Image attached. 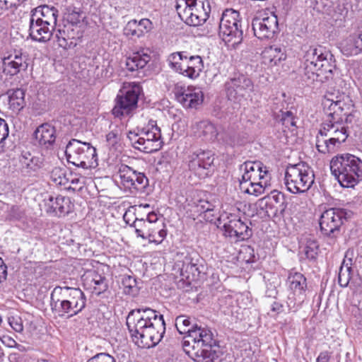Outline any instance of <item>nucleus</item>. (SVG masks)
<instances>
[{"instance_id":"nucleus-62","label":"nucleus","mask_w":362,"mask_h":362,"mask_svg":"<svg viewBox=\"0 0 362 362\" xmlns=\"http://www.w3.org/2000/svg\"><path fill=\"white\" fill-rule=\"evenodd\" d=\"M330 356L327 351L322 352L320 354L317 358V362H329Z\"/></svg>"},{"instance_id":"nucleus-60","label":"nucleus","mask_w":362,"mask_h":362,"mask_svg":"<svg viewBox=\"0 0 362 362\" xmlns=\"http://www.w3.org/2000/svg\"><path fill=\"white\" fill-rule=\"evenodd\" d=\"M272 198L276 204L281 203L284 204V197L282 193L274 192H272Z\"/></svg>"},{"instance_id":"nucleus-45","label":"nucleus","mask_w":362,"mask_h":362,"mask_svg":"<svg viewBox=\"0 0 362 362\" xmlns=\"http://www.w3.org/2000/svg\"><path fill=\"white\" fill-rule=\"evenodd\" d=\"M175 327L180 334L187 335L194 328L190 317L185 315H180L175 319Z\"/></svg>"},{"instance_id":"nucleus-22","label":"nucleus","mask_w":362,"mask_h":362,"mask_svg":"<svg viewBox=\"0 0 362 362\" xmlns=\"http://www.w3.org/2000/svg\"><path fill=\"white\" fill-rule=\"evenodd\" d=\"M348 99L345 95H341L339 92H327L322 101L323 110L326 117H335L338 115L341 117H346L347 113L344 112L346 107L344 99Z\"/></svg>"},{"instance_id":"nucleus-24","label":"nucleus","mask_w":362,"mask_h":362,"mask_svg":"<svg viewBox=\"0 0 362 362\" xmlns=\"http://www.w3.org/2000/svg\"><path fill=\"white\" fill-rule=\"evenodd\" d=\"M209 346V348H206L205 345L199 346L198 343L196 346L182 348L189 357L196 362H214V360L218 357L216 351L213 349L214 346Z\"/></svg>"},{"instance_id":"nucleus-46","label":"nucleus","mask_w":362,"mask_h":362,"mask_svg":"<svg viewBox=\"0 0 362 362\" xmlns=\"http://www.w3.org/2000/svg\"><path fill=\"white\" fill-rule=\"evenodd\" d=\"M318 250L319 245L316 240L311 237L308 238L303 247V252L306 257L310 259H315L318 254Z\"/></svg>"},{"instance_id":"nucleus-25","label":"nucleus","mask_w":362,"mask_h":362,"mask_svg":"<svg viewBox=\"0 0 362 362\" xmlns=\"http://www.w3.org/2000/svg\"><path fill=\"white\" fill-rule=\"evenodd\" d=\"M83 284L87 289L96 296L104 293L108 288L106 278L95 271L90 272L85 275Z\"/></svg>"},{"instance_id":"nucleus-8","label":"nucleus","mask_w":362,"mask_h":362,"mask_svg":"<svg viewBox=\"0 0 362 362\" xmlns=\"http://www.w3.org/2000/svg\"><path fill=\"white\" fill-rule=\"evenodd\" d=\"M141 86L135 82L124 83L116 98L112 114L117 117L128 116L137 107Z\"/></svg>"},{"instance_id":"nucleus-61","label":"nucleus","mask_w":362,"mask_h":362,"mask_svg":"<svg viewBox=\"0 0 362 362\" xmlns=\"http://www.w3.org/2000/svg\"><path fill=\"white\" fill-rule=\"evenodd\" d=\"M281 6H282L283 13L286 14L291 9L292 4L289 0H283Z\"/></svg>"},{"instance_id":"nucleus-39","label":"nucleus","mask_w":362,"mask_h":362,"mask_svg":"<svg viewBox=\"0 0 362 362\" xmlns=\"http://www.w3.org/2000/svg\"><path fill=\"white\" fill-rule=\"evenodd\" d=\"M8 104L10 108L15 112H18L25 105V91L21 88L11 90L8 92Z\"/></svg>"},{"instance_id":"nucleus-52","label":"nucleus","mask_w":362,"mask_h":362,"mask_svg":"<svg viewBox=\"0 0 362 362\" xmlns=\"http://www.w3.org/2000/svg\"><path fill=\"white\" fill-rule=\"evenodd\" d=\"M214 207L215 206L212 203L204 199L199 200L195 206L196 211L200 214L212 212L214 210Z\"/></svg>"},{"instance_id":"nucleus-3","label":"nucleus","mask_w":362,"mask_h":362,"mask_svg":"<svg viewBox=\"0 0 362 362\" xmlns=\"http://www.w3.org/2000/svg\"><path fill=\"white\" fill-rule=\"evenodd\" d=\"M243 175L240 187L243 192L258 197L270 187L271 175L268 168L260 161H246L240 166Z\"/></svg>"},{"instance_id":"nucleus-12","label":"nucleus","mask_w":362,"mask_h":362,"mask_svg":"<svg viewBox=\"0 0 362 362\" xmlns=\"http://www.w3.org/2000/svg\"><path fill=\"white\" fill-rule=\"evenodd\" d=\"M287 283L291 293L288 296L286 303L289 310L296 312L305 300L307 280L303 274L291 272L288 276Z\"/></svg>"},{"instance_id":"nucleus-4","label":"nucleus","mask_w":362,"mask_h":362,"mask_svg":"<svg viewBox=\"0 0 362 362\" xmlns=\"http://www.w3.org/2000/svg\"><path fill=\"white\" fill-rule=\"evenodd\" d=\"M330 170L341 187H353L362 177V160L349 153L337 155L330 161Z\"/></svg>"},{"instance_id":"nucleus-10","label":"nucleus","mask_w":362,"mask_h":362,"mask_svg":"<svg viewBox=\"0 0 362 362\" xmlns=\"http://www.w3.org/2000/svg\"><path fill=\"white\" fill-rule=\"evenodd\" d=\"M224 87L228 99L235 103L240 104L243 101H245L253 91L254 84L247 76L235 74L227 79Z\"/></svg>"},{"instance_id":"nucleus-2","label":"nucleus","mask_w":362,"mask_h":362,"mask_svg":"<svg viewBox=\"0 0 362 362\" xmlns=\"http://www.w3.org/2000/svg\"><path fill=\"white\" fill-rule=\"evenodd\" d=\"M86 297L79 288L57 286L52 291V308L59 317L76 315L86 307Z\"/></svg>"},{"instance_id":"nucleus-7","label":"nucleus","mask_w":362,"mask_h":362,"mask_svg":"<svg viewBox=\"0 0 362 362\" xmlns=\"http://www.w3.org/2000/svg\"><path fill=\"white\" fill-rule=\"evenodd\" d=\"M313 183V171L305 163L300 162L287 167L285 173V185L291 193L305 192Z\"/></svg>"},{"instance_id":"nucleus-14","label":"nucleus","mask_w":362,"mask_h":362,"mask_svg":"<svg viewBox=\"0 0 362 362\" xmlns=\"http://www.w3.org/2000/svg\"><path fill=\"white\" fill-rule=\"evenodd\" d=\"M223 223V234L233 241H240L248 239L251 236V230L245 223L241 221L240 217L235 213L222 216Z\"/></svg>"},{"instance_id":"nucleus-36","label":"nucleus","mask_w":362,"mask_h":362,"mask_svg":"<svg viewBox=\"0 0 362 362\" xmlns=\"http://www.w3.org/2000/svg\"><path fill=\"white\" fill-rule=\"evenodd\" d=\"M50 24H30V37L39 42H45L49 40L53 35L52 31H55L54 28L49 29L47 25Z\"/></svg>"},{"instance_id":"nucleus-57","label":"nucleus","mask_w":362,"mask_h":362,"mask_svg":"<svg viewBox=\"0 0 362 362\" xmlns=\"http://www.w3.org/2000/svg\"><path fill=\"white\" fill-rule=\"evenodd\" d=\"M30 154L27 153L21 157L20 161L23 165L24 172H28L33 169V158H30Z\"/></svg>"},{"instance_id":"nucleus-35","label":"nucleus","mask_w":362,"mask_h":362,"mask_svg":"<svg viewBox=\"0 0 362 362\" xmlns=\"http://www.w3.org/2000/svg\"><path fill=\"white\" fill-rule=\"evenodd\" d=\"M245 136L240 132L231 128L220 132L218 141L226 146L235 147L243 144L245 141Z\"/></svg>"},{"instance_id":"nucleus-32","label":"nucleus","mask_w":362,"mask_h":362,"mask_svg":"<svg viewBox=\"0 0 362 362\" xmlns=\"http://www.w3.org/2000/svg\"><path fill=\"white\" fill-rule=\"evenodd\" d=\"M55 129L52 125L45 123L35 131L34 136L38 144L48 148L55 141Z\"/></svg>"},{"instance_id":"nucleus-11","label":"nucleus","mask_w":362,"mask_h":362,"mask_svg":"<svg viewBox=\"0 0 362 362\" xmlns=\"http://www.w3.org/2000/svg\"><path fill=\"white\" fill-rule=\"evenodd\" d=\"M117 175L124 189L131 194L144 192L148 186V179L144 173L138 172L127 165L122 164L119 167Z\"/></svg>"},{"instance_id":"nucleus-33","label":"nucleus","mask_w":362,"mask_h":362,"mask_svg":"<svg viewBox=\"0 0 362 362\" xmlns=\"http://www.w3.org/2000/svg\"><path fill=\"white\" fill-rule=\"evenodd\" d=\"M332 55L329 52H323L322 48L310 47L306 51L304 56L303 65H315L320 66L323 63L324 60L332 62Z\"/></svg>"},{"instance_id":"nucleus-20","label":"nucleus","mask_w":362,"mask_h":362,"mask_svg":"<svg viewBox=\"0 0 362 362\" xmlns=\"http://www.w3.org/2000/svg\"><path fill=\"white\" fill-rule=\"evenodd\" d=\"M198 343L199 346L205 345L206 348H209V346L216 345V340L209 328L194 324V328L189 332V334L184 337L182 347L196 346Z\"/></svg>"},{"instance_id":"nucleus-5","label":"nucleus","mask_w":362,"mask_h":362,"mask_svg":"<svg viewBox=\"0 0 362 362\" xmlns=\"http://www.w3.org/2000/svg\"><path fill=\"white\" fill-rule=\"evenodd\" d=\"M127 138L135 149L146 153L160 150L163 144L160 129L153 120L149 121L147 126L139 129L138 132H129Z\"/></svg>"},{"instance_id":"nucleus-9","label":"nucleus","mask_w":362,"mask_h":362,"mask_svg":"<svg viewBox=\"0 0 362 362\" xmlns=\"http://www.w3.org/2000/svg\"><path fill=\"white\" fill-rule=\"evenodd\" d=\"M351 211L341 208H330L320 216L319 223L323 235L334 238L339 233L344 221L350 218Z\"/></svg>"},{"instance_id":"nucleus-51","label":"nucleus","mask_w":362,"mask_h":362,"mask_svg":"<svg viewBox=\"0 0 362 362\" xmlns=\"http://www.w3.org/2000/svg\"><path fill=\"white\" fill-rule=\"evenodd\" d=\"M121 140V129L115 126L106 135V141L108 146L115 147Z\"/></svg>"},{"instance_id":"nucleus-40","label":"nucleus","mask_w":362,"mask_h":362,"mask_svg":"<svg viewBox=\"0 0 362 362\" xmlns=\"http://www.w3.org/2000/svg\"><path fill=\"white\" fill-rule=\"evenodd\" d=\"M76 25L77 24H53L52 25V29L54 28H57V30H55L56 37L58 38L61 46L64 45L61 43V40L66 44V38L74 39L76 37L74 26Z\"/></svg>"},{"instance_id":"nucleus-21","label":"nucleus","mask_w":362,"mask_h":362,"mask_svg":"<svg viewBox=\"0 0 362 362\" xmlns=\"http://www.w3.org/2000/svg\"><path fill=\"white\" fill-rule=\"evenodd\" d=\"M28 55L21 49H15L8 57L3 59V72L9 76H15L28 66Z\"/></svg>"},{"instance_id":"nucleus-34","label":"nucleus","mask_w":362,"mask_h":362,"mask_svg":"<svg viewBox=\"0 0 362 362\" xmlns=\"http://www.w3.org/2000/svg\"><path fill=\"white\" fill-rule=\"evenodd\" d=\"M197 0H177L176 9L177 14L182 21L184 23H189V20L192 23L194 21V18L196 20L199 19V16L193 13V7L197 5Z\"/></svg>"},{"instance_id":"nucleus-26","label":"nucleus","mask_w":362,"mask_h":362,"mask_svg":"<svg viewBox=\"0 0 362 362\" xmlns=\"http://www.w3.org/2000/svg\"><path fill=\"white\" fill-rule=\"evenodd\" d=\"M57 16L58 10L57 8L42 5L32 10L30 23H47L51 21L57 23Z\"/></svg>"},{"instance_id":"nucleus-59","label":"nucleus","mask_w":362,"mask_h":362,"mask_svg":"<svg viewBox=\"0 0 362 362\" xmlns=\"http://www.w3.org/2000/svg\"><path fill=\"white\" fill-rule=\"evenodd\" d=\"M146 221L155 226L156 224H164L163 222L158 221L157 214L154 212H151L147 215Z\"/></svg>"},{"instance_id":"nucleus-48","label":"nucleus","mask_w":362,"mask_h":362,"mask_svg":"<svg viewBox=\"0 0 362 362\" xmlns=\"http://www.w3.org/2000/svg\"><path fill=\"white\" fill-rule=\"evenodd\" d=\"M281 122L282 124L288 129H290L291 127H296V116L295 113L291 110H281Z\"/></svg>"},{"instance_id":"nucleus-19","label":"nucleus","mask_w":362,"mask_h":362,"mask_svg":"<svg viewBox=\"0 0 362 362\" xmlns=\"http://www.w3.org/2000/svg\"><path fill=\"white\" fill-rule=\"evenodd\" d=\"M174 93L177 100L186 108L196 109L204 100V94L200 88H185L182 85L176 84Z\"/></svg>"},{"instance_id":"nucleus-28","label":"nucleus","mask_w":362,"mask_h":362,"mask_svg":"<svg viewBox=\"0 0 362 362\" xmlns=\"http://www.w3.org/2000/svg\"><path fill=\"white\" fill-rule=\"evenodd\" d=\"M219 36L232 47L240 44L243 40V31L238 24H218Z\"/></svg>"},{"instance_id":"nucleus-41","label":"nucleus","mask_w":362,"mask_h":362,"mask_svg":"<svg viewBox=\"0 0 362 362\" xmlns=\"http://www.w3.org/2000/svg\"><path fill=\"white\" fill-rule=\"evenodd\" d=\"M341 52L343 54L349 57L357 55L361 53V49L358 48L356 37L354 35H350L346 40L341 42Z\"/></svg>"},{"instance_id":"nucleus-56","label":"nucleus","mask_w":362,"mask_h":362,"mask_svg":"<svg viewBox=\"0 0 362 362\" xmlns=\"http://www.w3.org/2000/svg\"><path fill=\"white\" fill-rule=\"evenodd\" d=\"M8 324L17 332H21L23 330V325L22 320L18 316H11L8 318Z\"/></svg>"},{"instance_id":"nucleus-47","label":"nucleus","mask_w":362,"mask_h":362,"mask_svg":"<svg viewBox=\"0 0 362 362\" xmlns=\"http://www.w3.org/2000/svg\"><path fill=\"white\" fill-rule=\"evenodd\" d=\"M242 18L239 11L233 8H226L223 11L220 23H240Z\"/></svg>"},{"instance_id":"nucleus-1","label":"nucleus","mask_w":362,"mask_h":362,"mask_svg":"<svg viewBox=\"0 0 362 362\" xmlns=\"http://www.w3.org/2000/svg\"><path fill=\"white\" fill-rule=\"evenodd\" d=\"M127 326L133 341L141 348L155 346L165 332L163 316L148 308L130 311L127 317Z\"/></svg>"},{"instance_id":"nucleus-6","label":"nucleus","mask_w":362,"mask_h":362,"mask_svg":"<svg viewBox=\"0 0 362 362\" xmlns=\"http://www.w3.org/2000/svg\"><path fill=\"white\" fill-rule=\"evenodd\" d=\"M67 161L83 169L98 165L96 149L90 143L72 139L65 151Z\"/></svg>"},{"instance_id":"nucleus-37","label":"nucleus","mask_w":362,"mask_h":362,"mask_svg":"<svg viewBox=\"0 0 362 362\" xmlns=\"http://www.w3.org/2000/svg\"><path fill=\"white\" fill-rule=\"evenodd\" d=\"M340 146L334 142L333 137H327L318 132L316 136V148L320 153L326 154L334 153Z\"/></svg>"},{"instance_id":"nucleus-54","label":"nucleus","mask_w":362,"mask_h":362,"mask_svg":"<svg viewBox=\"0 0 362 362\" xmlns=\"http://www.w3.org/2000/svg\"><path fill=\"white\" fill-rule=\"evenodd\" d=\"M333 6L332 0H316V4L314 9L322 13H329Z\"/></svg>"},{"instance_id":"nucleus-58","label":"nucleus","mask_w":362,"mask_h":362,"mask_svg":"<svg viewBox=\"0 0 362 362\" xmlns=\"http://www.w3.org/2000/svg\"><path fill=\"white\" fill-rule=\"evenodd\" d=\"M352 314L355 322L358 325V328L362 329V309L355 307L352 310Z\"/></svg>"},{"instance_id":"nucleus-17","label":"nucleus","mask_w":362,"mask_h":362,"mask_svg":"<svg viewBox=\"0 0 362 362\" xmlns=\"http://www.w3.org/2000/svg\"><path fill=\"white\" fill-rule=\"evenodd\" d=\"M214 161L213 153L209 151H197L189 156V168L199 178H205L210 173Z\"/></svg>"},{"instance_id":"nucleus-42","label":"nucleus","mask_w":362,"mask_h":362,"mask_svg":"<svg viewBox=\"0 0 362 362\" xmlns=\"http://www.w3.org/2000/svg\"><path fill=\"white\" fill-rule=\"evenodd\" d=\"M63 21L67 23H80L81 20L83 21L85 16L80 8L73 6H69L63 11Z\"/></svg>"},{"instance_id":"nucleus-29","label":"nucleus","mask_w":362,"mask_h":362,"mask_svg":"<svg viewBox=\"0 0 362 362\" xmlns=\"http://www.w3.org/2000/svg\"><path fill=\"white\" fill-rule=\"evenodd\" d=\"M151 51L148 48H141L127 59L126 66L128 70L134 71L143 69L151 60Z\"/></svg>"},{"instance_id":"nucleus-50","label":"nucleus","mask_w":362,"mask_h":362,"mask_svg":"<svg viewBox=\"0 0 362 362\" xmlns=\"http://www.w3.org/2000/svg\"><path fill=\"white\" fill-rule=\"evenodd\" d=\"M50 177L57 185H64L67 181L65 172L61 168H54L50 173Z\"/></svg>"},{"instance_id":"nucleus-44","label":"nucleus","mask_w":362,"mask_h":362,"mask_svg":"<svg viewBox=\"0 0 362 362\" xmlns=\"http://www.w3.org/2000/svg\"><path fill=\"white\" fill-rule=\"evenodd\" d=\"M151 24L148 26L146 24H127L124 28V34L129 37H139L144 32H148L151 29Z\"/></svg>"},{"instance_id":"nucleus-43","label":"nucleus","mask_w":362,"mask_h":362,"mask_svg":"<svg viewBox=\"0 0 362 362\" xmlns=\"http://www.w3.org/2000/svg\"><path fill=\"white\" fill-rule=\"evenodd\" d=\"M348 262H349L344 260L339 269L338 282L341 287H346L349 284L351 278V259H349Z\"/></svg>"},{"instance_id":"nucleus-27","label":"nucleus","mask_w":362,"mask_h":362,"mask_svg":"<svg viewBox=\"0 0 362 362\" xmlns=\"http://www.w3.org/2000/svg\"><path fill=\"white\" fill-rule=\"evenodd\" d=\"M193 132L199 137H202L206 141H218L220 132L216 126L208 120L195 121L192 124Z\"/></svg>"},{"instance_id":"nucleus-53","label":"nucleus","mask_w":362,"mask_h":362,"mask_svg":"<svg viewBox=\"0 0 362 362\" xmlns=\"http://www.w3.org/2000/svg\"><path fill=\"white\" fill-rule=\"evenodd\" d=\"M8 136V126L6 122L0 118V151H4L5 140Z\"/></svg>"},{"instance_id":"nucleus-64","label":"nucleus","mask_w":362,"mask_h":362,"mask_svg":"<svg viewBox=\"0 0 362 362\" xmlns=\"http://www.w3.org/2000/svg\"><path fill=\"white\" fill-rule=\"evenodd\" d=\"M283 305L276 301H274L271 305V310L272 312L279 313L282 311Z\"/></svg>"},{"instance_id":"nucleus-38","label":"nucleus","mask_w":362,"mask_h":362,"mask_svg":"<svg viewBox=\"0 0 362 362\" xmlns=\"http://www.w3.org/2000/svg\"><path fill=\"white\" fill-rule=\"evenodd\" d=\"M279 24H252L255 35L259 39H270L278 32Z\"/></svg>"},{"instance_id":"nucleus-63","label":"nucleus","mask_w":362,"mask_h":362,"mask_svg":"<svg viewBox=\"0 0 362 362\" xmlns=\"http://www.w3.org/2000/svg\"><path fill=\"white\" fill-rule=\"evenodd\" d=\"M7 276V267L4 263L2 264H0V282H1L2 280H5L6 279Z\"/></svg>"},{"instance_id":"nucleus-23","label":"nucleus","mask_w":362,"mask_h":362,"mask_svg":"<svg viewBox=\"0 0 362 362\" xmlns=\"http://www.w3.org/2000/svg\"><path fill=\"white\" fill-rule=\"evenodd\" d=\"M72 206L73 204L68 197L49 195L48 198L44 199L45 211L59 217L68 214L71 211Z\"/></svg>"},{"instance_id":"nucleus-16","label":"nucleus","mask_w":362,"mask_h":362,"mask_svg":"<svg viewBox=\"0 0 362 362\" xmlns=\"http://www.w3.org/2000/svg\"><path fill=\"white\" fill-rule=\"evenodd\" d=\"M131 226L135 228L137 236L144 240L148 239L149 242L160 244L167 235V230L164 224L153 225L144 218H135Z\"/></svg>"},{"instance_id":"nucleus-18","label":"nucleus","mask_w":362,"mask_h":362,"mask_svg":"<svg viewBox=\"0 0 362 362\" xmlns=\"http://www.w3.org/2000/svg\"><path fill=\"white\" fill-rule=\"evenodd\" d=\"M323 63L320 66L303 65V78L308 84H312L315 81L324 83L332 78L335 65L332 62L326 60H324Z\"/></svg>"},{"instance_id":"nucleus-49","label":"nucleus","mask_w":362,"mask_h":362,"mask_svg":"<svg viewBox=\"0 0 362 362\" xmlns=\"http://www.w3.org/2000/svg\"><path fill=\"white\" fill-rule=\"evenodd\" d=\"M124 292L128 295H134L137 291L136 281L131 276H124L122 280Z\"/></svg>"},{"instance_id":"nucleus-15","label":"nucleus","mask_w":362,"mask_h":362,"mask_svg":"<svg viewBox=\"0 0 362 362\" xmlns=\"http://www.w3.org/2000/svg\"><path fill=\"white\" fill-rule=\"evenodd\" d=\"M345 117L336 115L335 117H325L320 129V134L333 137L334 142L341 146L349 136L346 123L344 122Z\"/></svg>"},{"instance_id":"nucleus-55","label":"nucleus","mask_w":362,"mask_h":362,"mask_svg":"<svg viewBox=\"0 0 362 362\" xmlns=\"http://www.w3.org/2000/svg\"><path fill=\"white\" fill-rule=\"evenodd\" d=\"M86 362H116V360L107 353H99L88 358Z\"/></svg>"},{"instance_id":"nucleus-13","label":"nucleus","mask_w":362,"mask_h":362,"mask_svg":"<svg viewBox=\"0 0 362 362\" xmlns=\"http://www.w3.org/2000/svg\"><path fill=\"white\" fill-rule=\"evenodd\" d=\"M187 57H183L182 52H175L168 57L169 66L176 72L190 78H196L204 68V63L201 57L192 56L189 58L187 64H182L180 61Z\"/></svg>"},{"instance_id":"nucleus-30","label":"nucleus","mask_w":362,"mask_h":362,"mask_svg":"<svg viewBox=\"0 0 362 362\" xmlns=\"http://www.w3.org/2000/svg\"><path fill=\"white\" fill-rule=\"evenodd\" d=\"M199 262V259L197 255H195V257L187 255L180 268L181 276L188 280H194L199 277L201 273Z\"/></svg>"},{"instance_id":"nucleus-31","label":"nucleus","mask_w":362,"mask_h":362,"mask_svg":"<svg viewBox=\"0 0 362 362\" xmlns=\"http://www.w3.org/2000/svg\"><path fill=\"white\" fill-rule=\"evenodd\" d=\"M262 62L268 67H273L286 59L281 48L277 45H272L264 49L261 54Z\"/></svg>"}]
</instances>
